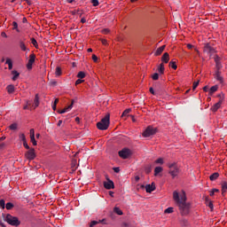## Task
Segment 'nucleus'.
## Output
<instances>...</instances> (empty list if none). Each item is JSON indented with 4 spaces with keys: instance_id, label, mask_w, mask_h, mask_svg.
Segmentation results:
<instances>
[{
    "instance_id": "obj_4",
    "label": "nucleus",
    "mask_w": 227,
    "mask_h": 227,
    "mask_svg": "<svg viewBox=\"0 0 227 227\" xmlns=\"http://www.w3.org/2000/svg\"><path fill=\"white\" fill-rule=\"evenodd\" d=\"M217 97L220 98L219 101L211 107V111L213 113H217V111L221 109V106H223V102H224V94H218Z\"/></svg>"
},
{
    "instance_id": "obj_15",
    "label": "nucleus",
    "mask_w": 227,
    "mask_h": 227,
    "mask_svg": "<svg viewBox=\"0 0 227 227\" xmlns=\"http://www.w3.org/2000/svg\"><path fill=\"white\" fill-rule=\"evenodd\" d=\"M20 48L23 52L29 51V49H27V47L26 46V43H24L23 41H20Z\"/></svg>"
},
{
    "instance_id": "obj_42",
    "label": "nucleus",
    "mask_w": 227,
    "mask_h": 227,
    "mask_svg": "<svg viewBox=\"0 0 227 227\" xmlns=\"http://www.w3.org/2000/svg\"><path fill=\"white\" fill-rule=\"evenodd\" d=\"M20 139L23 143L26 142V141H27V140H26V135L23 134V133L20 134Z\"/></svg>"
},
{
    "instance_id": "obj_48",
    "label": "nucleus",
    "mask_w": 227,
    "mask_h": 227,
    "mask_svg": "<svg viewBox=\"0 0 227 227\" xmlns=\"http://www.w3.org/2000/svg\"><path fill=\"white\" fill-rule=\"evenodd\" d=\"M199 84H200V81L194 82H193V87H192L193 90H196V88H198Z\"/></svg>"
},
{
    "instance_id": "obj_55",
    "label": "nucleus",
    "mask_w": 227,
    "mask_h": 227,
    "mask_svg": "<svg viewBox=\"0 0 227 227\" xmlns=\"http://www.w3.org/2000/svg\"><path fill=\"white\" fill-rule=\"evenodd\" d=\"M101 43H103V45H107V40L101 39Z\"/></svg>"
},
{
    "instance_id": "obj_11",
    "label": "nucleus",
    "mask_w": 227,
    "mask_h": 227,
    "mask_svg": "<svg viewBox=\"0 0 227 227\" xmlns=\"http://www.w3.org/2000/svg\"><path fill=\"white\" fill-rule=\"evenodd\" d=\"M168 168H169L172 171H180V167L176 162L168 163Z\"/></svg>"
},
{
    "instance_id": "obj_6",
    "label": "nucleus",
    "mask_w": 227,
    "mask_h": 227,
    "mask_svg": "<svg viewBox=\"0 0 227 227\" xmlns=\"http://www.w3.org/2000/svg\"><path fill=\"white\" fill-rule=\"evenodd\" d=\"M155 132H157V129H154L152 126H148L145 131L143 132V137H150V136H153V134H155Z\"/></svg>"
},
{
    "instance_id": "obj_56",
    "label": "nucleus",
    "mask_w": 227,
    "mask_h": 227,
    "mask_svg": "<svg viewBox=\"0 0 227 227\" xmlns=\"http://www.w3.org/2000/svg\"><path fill=\"white\" fill-rule=\"evenodd\" d=\"M154 171H162V167H156Z\"/></svg>"
},
{
    "instance_id": "obj_46",
    "label": "nucleus",
    "mask_w": 227,
    "mask_h": 227,
    "mask_svg": "<svg viewBox=\"0 0 227 227\" xmlns=\"http://www.w3.org/2000/svg\"><path fill=\"white\" fill-rule=\"evenodd\" d=\"M83 82H84V80L78 79V80H76V82H75V85L77 86V85H79V84H82Z\"/></svg>"
},
{
    "instance_id": "obj_61",
    "label": "nucleus",
    "mask_w": 227,
    "mask_h": 227,
    "mask_svg": "<svg viewBox=\"0 0 227 227\" xmlns=\"http://www.w3.org/2000/svg\"><path fill=\"white\" fill-rule=\"evenodd\" d=\"M51 107H52L53 111H56L57 105L56 104H52Z\"/></svg>"
},
{
    "instance_id": "obj_22",
    "label": "nucleus",
    "mask_w": 227,
    "mask_h": 227,
    "mask_svg": "<svg viewBox=\"0 0 227 227\" xmlns=\"http://www.w3.org/2000/svg\"><path fill=\"white\" fill-rule=\"evenodd\" d=\"M12 81H17V79L19 78V75H20V74L19 72H17L16 70L12 71Z\"/></svg>"
},
{
    "instance_id": "obj_50",
    "label": "nucleus",
    "mask_w": 227,
    "mask_h": 227,
    "mask_svg": "<svg viewBox=\"0 0 227 227\" xmlns=\"http://www.w3.org/2000/svg\"><path fill=\"white\" fill-rule=\"evenodd\" d=\"M30 137H35V129H30Z\"/></svg>"
},
{
    "instance_id": "obj_5",
    "label": "nucleus",
    "mask_w": 227,
    "mask_h": 227,
    "mask_svg": "<svg viewBox=\"0 0 227 227\" xmlns=\"http://www.w3.org/2000/svg\"><path fill=\"white\" fill-rule=\"evenodd\" d=\"M203 52L204 54H207V56H208L209 58H212V55L215 54L217 51L215 50V48L212 47L210 43H206L204 45Z\"/></svg>"
},
{
    "instance_id": "obj_37",
    "label": "nucleus",
    "mask_w": 227,
    "mask_h": 227,
    "mask_svg": "<svg viewBox=\"0 0 227 227\" xmlns=\"http://www.w3.org/2000/svg\"><path fill=\"white\" fill-rule=\"evenodd\" d=\"M173 212H174V208L173 207H168L164 211L165 214H173Z\"/></svg>"
},
{
    "instance_id": "obj_59",
    "label": "nucleus",
    "mask_w": 227,
    "mask_h": 227,
    "mask_svg": "<svg viewBox=\"0 0 227 227\" xmlns=\"http://www.w3.org/2000/svg\"><path fill=\"white\" fill-rule=\"evenodd\" d=\"M187 49H193L194 45L191 44V43H188L186 45Z\"/></svg>"
},
{
    "instance_id": "obj_33",
    "label": "nucleus",
    "mask_w": 227,
    "mask_h": 227,
    "mask_svg": "<svg viewBox=\"0 0 227 227\" xmlns=\"http://www.w3.org/2000/svg\"><path fill=\"white\" fill-rule=\"evenodd\" d=\"M9 129H10L11 130H17V129H18L17 123H12V124H11V125L9 126Z\"/></svg>"
},
{
    "instance_id": "obj_58",
    "label": "nucleus",
    "mask_w": 227,
    "mask_h": 227,
    "mask_svg": "<svg viewBox=\"0 0 227 227\" xmlns=\"http://www.w3.org/2000/svg\"><path fill=\"white\" fill-rule=\"evenodd\" d=\"M1 36H3V38H8V35L4 32L1 33Z\"/></svg>"
},
{
    "instance_id": "obj_9",
    "label": "nucleus",
    "mask_w": 227,
    "mask_h": 227,
    "mask_svg": "<svg viewBox=\"0 0 227 227\" xmlns=\"http://www.w3.org/2000/svg\"><path fill=\"white\" fill-rule=\"evenodd\" d=\"M36 59V55H35V53H32L29 55V59L28 62L27 64V70H32L33 69V64L35 63Z\"/></svg>"
},
{
    "instance_id": "obj_26",
    "label": "nucleus",
    "mask_w": 227,
    "mask_h": 227,
    "mask_svg": "<svg viewBox=\"0 0 227 227\" xmlns=\"http://www.w3.org/2000/svg\"><path fill=\"white\" fill-rule=\"evenodd\" d=\"M30 41H31L32 45H34V47H35V49H38V42H36V39H35L34 37H32V38L30 39Z\"/></svg>"
},
{
    "instance_id": "obj_16",
    "label": "nucleus",
    "mask_w": 227,
    "mask_h": 227,
    "mask_svg": "<svg viewBox=\"0 0 227 227\" xmlns=\"http://www.w3.org/2000/svg\"><path fill=\"white\" fill-rule=\"evenodd\" d=\"M162 63H169V53L165 52L161 57Z\"/></svg>"
},
{
    "instance_id": "obj_3",
    "label": "nucleus",
    "mask_w": 227,
    "mask_h": 227,
    "mask_svg": "<svg viewBox=\"0 0 227 227\" xmlns=\"http://www.w3.org/2000/svg\"><path fill=\"white\" fill-rule=\"evenodd\" d=\"M4 221L11 224V226H20V222L17 216H13L10 214H7L4 217Z\"/></svg>"
},
{
    "instance_id": "obj_57",
    "label": "nucleus",
    "mask_w": 227,
    "mask_h": 227,
    "mask_svg": "<svg viewBox=\"0 0 227 227\" xmlns=\"http://www.w3.org/2000/svg\"><path fill=\"white\" fill-rule=\"evenodd\" d=\"M149 91L152 93V95H155V90H153L152 87L149 89Z\"/></svg>"
},
{
    "instance_id": "obj_51",
    "label": "nucleus",
    "mask_w": 227,
    "mask_h": 227,
    "mask_svg": "<svg viewBox=\"0 0 227 227\" xmlns=\"http://www.w3.org/2000/svg\"><path fill=\"white\" fill-rule=\"evenodd\" d=\"M154 176H162V172H160V171H155V172H154Z\"/></svg>"
},
{
    "instance_id": "obj_60",
    "label": "nucleus",
    "mask_w": 227,
    "mask_h": 227,
    "mask_svg": "<svg viewBox=\"0 0 227 227\" xmlns=\"http://www.w3.org/2000/svg\"><path fill=\"white\" fill-rule=\"evenodd\" d=\"M139 180H140L139 176H135V182H139Z\"/></svg>"
},
{
    "instance_id": "obj_44",
    "label": "nucleus",
    "mask_w": 227,
    "mask_h": 227,
    "mask_svg": "<svg viewBox=\"0 0 227 227\" xmlns=\"http://www.w3.org/2000/svg\"><path fill=\"white\" fill-rule=\"evenodd\" d=\"M92 6H98L99 3L98 0H91Z\"/></svg>"
},
{
    "instance_id": "obj_24",
    "label": "nucleus",
    "mask_w": 227,
    "mask_h": 227,
    "mask_svg": "<svg viewBox=\"0 0 227 227\" xmlns=\"http://www.w3.org/2000/svg\"><path fill=\"white\" fill-rule=\"evenodd\" d=\"M114 212L115 213V214H117V215H123V211H121V209H120V207H114Z\"/></svg>"
},
{
    "instance_id": "obj_13",
    "label": "nucleus",
    "mask_w": 227,
    "mask_h": 227,
    "mask_svg": "<svg viewBox=\"0 0 227 227\" xmlns=\"http://www.w3.org/2000/svg\"><path fill=\"white\" fill-rule=\"evenodd\" d=\"M79 168V163L77 162V159H73L71 160V169L72 171H75Z\"/></svg>"
},
{
    "instance_id": "obj_2",
    "label": "nucleus",
    "mask_w": 227,
    "mask_h": 227,
    "mask_svg": "<svg viewBox=\"0 0 227 227\" xmlns=\"http://www.w3.org/2000/svg\"><path fill=\"white\" fill-rule=\"evenodd\" d=\"M110 115L106 114L99 122L97 123V128L99 130H107L109 129Z\"/></svg>"
},
{
    "instance_id": "obj_23",
    "label": "nucleus",
    "mask_w": 227,
    "mask_h": 227,
    "mask_svg": "<svg viewBox=\"0 0 227 227\" xmlns=\"http://www.w3.org/2000/svg\"><path fill=\"white\" fill-rule=\"evenodd\" d=\"M209 178L212 182H214V180H217V178H219V173L215 172L213 175L209 176Z\"/></svg>"
},
{
    "instance_id": "obj_18",
    "label": "nucleus",
    "mask_w": 227,
    "mask_h": 227,
    "mask_svg": "<svg viewBox=\"0 0 227 227\" xmlns=\"http://www.w3.org/2000/svg\"><path fill=\"white\" fill-rule=\"evenodd\" d=\"M164 49H166V45L160 46V48L157 49L154 55L160 56V54H162V52H164Z\"/></svg>"
},
{
    "instance_id": "obj_12",
    "label": "nucleus",
    "mask_w": 227,
    "mask_h": 227,
    "mask_svg": "<svg viewBox=\"0 0 227 227\" xmlns=\"http://www.w3.org/2000/svg\"><path fill=\"white\" fill-rule=\"evenodd\" d=\"M72 107H74V100H72L71 105H69L67 107H65L64 109L59 111V114H65V113H68V111H72Z\"/></svg>"
},
{
    "instance_id": "obj_47",
    "label": "nucleus",
    "mask_w": 227,
    "mask_h": 227,
    "mask_svg": "<svg viewBox=\"0 0 227 227\" xmlns=\"http://www.w3.org/2000/svg\"><path fill=\"white\" fill-rule=\"evenodd\" d=\"M169 174L171 175V176L173 178H175V176H176L178 175L176 171H170Z\"/></svg>"
},
{
    "instance_id": "obj_8",
    "label": "nucleus",
    "mask_w": 227,
    "mask_h": 227,
    "mask_svg": "<svg viewBox=\"0 0 227 227\" xmlns=\"http://www.w3.org/2000/svg\"><path fill=\"white\" fill-rule=\"evenodd\" d=\"M106 181L104 182V187L105 189H114V182L113 180L109 179L108 176H106Z\"/></svg>"
},
{
    "instance_id": "obj_25",
    "label": "nucleus",
    "mask_w": 227,
    "mask_h": 227,
    "mask_svg": "<svg viewBox=\"0 0 227 227\" xmlns=\"http://www.w3.org/2000/svg\"><path fill=\"white\" fill-rule=\"evenodd\" d=\"M61 74H62L61 67H56V69H55L56 77H59L61 75Z\"/></svg>"
},
{
    "instance_id": "obj_14",
    "label": "nucleus",
    "mask_w": 227,
    "mask_h": 227,
    "mask_svg": "<svg viewBox=\"0 0 227 227\" xmlns=\"http://www.w3.org/2000/svg\"><path fill=\"white\" fill-rule=\"evenodd\" d=\"M145 191L146 192H153V191H155V184L153 183L152 184H146Z\"/></svg>"
},
{
    "instance_id": "obj_52",
    "label": "nucleus",
    "mask_w": 227,
    "mask_h": 227,
    "mask_svg": "<svg viewBox=\"0 0 227 227\" xmlns=\"http://www.w3.org/2000/svg\"><path fill=\"white\" fill-rule=\"evenodd\" d=\"M207 206L211 210H214V203H212V201L208 202Z\"/></svg>"
},
{
    "instance_id": "obj_17",
    "label": "nucleus",
    "mask_w": 227,
    "mask_h": 227,
    "mask_svg": "<svg viewBox=\"0 0 227 227\" xmlns=\"http://www.w3.org/2000/svg\"><path fill=\"white\" fill-rule=\"evenodd\" d=\"M38 106H40V97L38 96V94H36L34 99V109H36Z\"/></svg>"
},
{
    "instance_id": "obj_38",
    "label": "nucleus",
    "mask_w": 227,
    "mask_h": 227,
    "mask_svg": "<svg viewBox=\"0 0 227 227\" xmlns=\"http://www.w3.org/2000/svg\"><path fill=\"white\" fill-rule=\"evenodd\" d=\"M5 206H6V204L4 202V200H0V208H3V210H4Z\"/></svg>"
},
{
    "instance_id": "obj_7",
    "label": "nucleus",
    "mask_w": 227,
    "mask_h": 227,
    "mask_svg": "<svg viewBox=\"0 0 227 227\" xmlns=\"http://www.w3.org/2000/svg\"><path fill=\"white\" fill-rule=\"evenodd\" d=\"M130 155H132V152L128 148H123L119 152V157H121V159H129Z\"/></svg>"
},
{
    "instance_id": "obj_62",
    "label": "nucleus",
    "mask_w": 227,
    "mask_h": 227,
    "mask_svg": "<svg viewBox=\"0 0 227 227\" xmlns=\"http://www.w3.org/2000/svg\"><path fill=\"white\" fill-rule=\"evenodd\" d=\"M63 123V121L59 120L58 122V127H61V124Z\"/></svg>"
},
{
    "instance_id": "obj_39",
    "label": "nucleus",
    "mask_w": 227,
    "mask_h": 227,
    "mask_svg": "<svg viewBox=\"0 0 227 227\" xmlns=\"http://www.w3.org/2000/svg\"><path fill=\"white\" fill-rule=\"evenodd\" d=\"M30 142L32 143V145L34 146H36L37 143H36V139L35 138V137H30Z\"/></svg>"
},
{
    "instance_id": "obj_32",
    "label": "nucleus",
    "mask_w": 227,
    "mask_h": 227,
    "mask_svg": "<svg viewBox=\"0 0 227 227\" xmlns=\"http://www.w3.org/2000/svg\"><path fill=\"white\" fill-rule=\"evenodd\" d=\"M5 208H6L7 210H12V208H13V203L8 202V203L5 205Z\"/></svg>"
},
{
    "instance_id": "obj_21",
    "label": "nucleus",
    "mask_w": 227,
    "mask_h": 227,
    "mask_svg": "<svg viewBox=\"0 0 227 227\" xmlns=\"http://www.w3.org/2000/svg\"><path fill=\"white\" fill-rule=\"evenodd\" d=\"M5 65H8L9 70L13 68V62L11 60V59H6Z\"/></svg>"
},
{
    "instance_id": "obj_54",
    "label": "nucleus",
    "mask_w": 227,
    "mask_h": 227,
    "mask_svg": "<svg viewBox=\"0 0 227 227\" xmlns=\"http://www.w3.org/2000/svg\"><path fill=\"white\" fill-rule=\"evenodd\" d=\"M29 106H31V103L27 102V105L23 107V109L26 111L27 109H29Z\"/></svg>"
},
{
    "instance_id": "obj_64",
    "label": "nucleus",
    "mask_w": 227,
    "mask_h": 227,
    "mask_svg": "<svg viewBox=\"0 0 227 227\" xmlns=\"http://www.w3.org/2000/svg\"><path fill=\"white\" fill-rule=\"evenodd\" d=\"M81 22H82V24H85L86 19L82 18V19L81 20Z\"/></svg>"
},
{
    "instance_id": "obj_28",
    "label": "nucleus",
    "mask_w": 227,
    "mask_h": 227,
    "mask_svg": "<svg viewBox=\"0 0 227 227\" xmlns=\"http://www.w3.org/2000/svg\"><path fill=\"white\" fill-rule=\"evenodd\" d=\"M78 79H84L86 77V74L82 71H80L77 74Z\"/></svg>"
},
{
    "instance_id": "obj_30",
    "label": "nucleus",
    "mask_w": 227,
    "mask_h": 227,
    "mask_svg": "<svg viewBox=\"0 0 227 227\" xmlns=\"http://www.w3.org/2000/svg\"><path fill=\"white\" fill-rule=\"evenodd\" d=\"M12 29H15L18 33H20V30H19V24L16 21L12 22Z\"/></svg>"
},
{
    "instance_id": "obj_27",
    "label": "nucleus",
    "mask_w": 227,
    "mask_h": 227,
    "mask_svg": "<svg viewBox=\"0 0 227 227\" xmlns=\"http://www.w3.org/2000/svg\"><path fill=\"white\" fill-rule=\"evenodd\" d=\"M158 72L160 74H164V64L163 63L160 64V66L158 67Z\"/></svg>"
},
{
    "instance_id": "obj_34",
    "label": "nucleus",
    "mask_w": 227,
    "mask_h": 227,
    "mask_svg": "<svg viewBox=\"0 0 227 227\" xmlns=\"http://www.w3.org/2000/svg\"><path fill=\"white\" fill-rule=\"evenodd\" d=\"M131 109L128 108L126 110H124V112L122 113L121 116H129V114H130Z\"/></svg>"
},
{
    "instance_id": "obj_10",
    "label": "nucleus",
    "mask_w": 227,
    "mask_h": 227,
    "mask_svg": "<svg viewBox=\"0 0 227 227\" xmlns=\"http://www.w3.org/2000/svg\"><path fill=\"white\" fill-rule=\"evenodd\" d=\"M25 157L28 160H35V157H36V154L35 153V149L31 148L29 151H27L25 154Z\"/></svg>"
},
{
    "instance_id": "obj_29",
    "label": "nucleus",
    "mask_w": 227,
    "mask_h": 227,
    "mask_svg": "<svg viewBox=\"0 0 227 227\" xmlns=\"http://www.w3.org/2000/svg\"><path fill=\"white\" fill-rule=\"evenodd\" d=\"M154 164H160V166H162V164H164V159L163 158H159L154 161Z\"/></svg>"
},
{
    "instance_id": "obj_36",
    "label": "nucleus",
    "mask_w": 227,
    "mask_h": 227,
    "mask_svg": "<svg viewBox=\"0 0 227 227\" xmlns=\"http://www.w3.org/2000/svg\"><path fill=\"white\" fill-rule=\"evenodd\" d=\"M227 191V183L224 182L222 184V192H226Z\"/></svg>"
},
{
    "instance_id": "obj_45",
    "label": "nucleus",
    "mask_w": 227,
    "mask_h": 227,
    "mask_svg": "<svg viewBox=\"0 0 227 227\" xmlns=\"http://www.w3.org/2000/svg\"><path fill=\"white\" fill-rule=\"evenodd\" d=\"M97 224H98V222L92 221V222H90V227L97 226Z\"/></svg>"
},
{
    "instance_id": "obj_31",
    "label": "nucleus",
    "mask_w": 227,
    "mask_h": 227,
    "mask_svg": "<svg viewBox=\"0 0 227 227\" xmlns=\"http://www.w3.org/2000/svg\"><path fill=\"white\" fill-rule=\"evenodd\" d=\"M169 67H170V68H173V70H176V68H177L176 62L170 61Z\"/></svg>"
},
{
    "instance_id": "obj_43",
    "label": "nucleus",
    "mask_w": 227,
    "mask_h": 227,
    "mask_svg": "<svg viewBox=\"0 0 227 227\" xmlns=\"http://www.w3.org/2000/svg\"><path fill=\"white\" fill-rule=\"evenodd\" d=\"M215 79H216V81L223 82V76H221V74H216Z\"/></svg>"
},
{
    "instance_id": "obj_40",
    "label": "nucleus",
    "mask_w": 227,
    "mask_h": 227,
    "mask_svg": "<svg viewBox=\"0 0 227 227\" xmlns=\"http://www.w3.org/2000/svg\"><path fill=\"white\" fill-rule=\"evenodd\" d=\"M153 81H159V74L154 73L152 76Z\"/></svg>"
},
{
    "instance_id": "obj_1",
    "label": "nucleus",
    "mask_w": 227,
    "mask_h": 227,
    "mask_svg": "<svg viewBox=\"0 0 227 227\" xmlns=\"http://www.w3.org/2000/svg\"><path fill=\"white\" fill-rule=\"evenodd\" d=\"M173 200L176 205L178 207L181 215H189L191 212V204L190 202H187V195L185 194V191H182L181 192L174 191Z\"/></svg>"
},
{
    "instance_id": "obj_49",
    "label": "nucleus",
    "mask_w": 227,
    "mask_h": 227,
    "mask_svg": "<svg viewBox=\"0 0 227 227\" xmlns=\"http://www.w3.org/2000/svg\"><path fill=\"white\" fill-rule=\"evenodd\" d=\"M23 146L27 149L29 150V145H27V141L26 140L25 142H23Z\"/></svg>"
},
{
    "instance_id": "obj_63",
    "label": "nucleus",
    "mask_w": 227,
    "mask_h": 227,
    "mask_svg": "<svg viewBox=\"0 0 227 227\" xmlns=\"http://www.w3.org/2000/svg\"><path fill=\"white\" fill-rule=\"evenodd\" d=\"M203 91H208V86L203 87Z\"/></svg>"
},
{
    "instance_id": "obj_19",
    "label": "nucleus",
    "mask_w": 227,
    "mask_h": 227,
    "mask_svg": "<svg viewBox=\"0 0 227 227\" xmlns=\"http://www.w3.org/2000/svg\"><path fill=\"white\" fill-rule=\"evenodd\" d=\"M217 90H219V86L217 85H214L210 88L209 90V95L210 97H212L214 95V93H215V91H217Z\"/></svg>"
},
{
    "instance_id": "obj_20",
    "label": "nucleus",
    "mask_w": 227,
    "mask_h": 227,
    "mask_svg": "<svg viewBox=\"0 0 227 227\" xmlns=\"http://www.w3.org/2000/svg\"><path fill=\"white\" fill-rule=\"evenodd\" d=\"M6 90H7V92L9 93V95H12V93H14L15 92V86L13 85H8L6 87Z\"/></svg>"
},
{
    "instance_id": "obj_41",
    "label": "nucleus",
    "mask_w": 227,
    "mask_h": 227,
    "mask_svg": "<svg viewBox=\"0 0 227 227\" xmlns=\"http://www.w3.org/2000/svg\"><path fill=\"white\" fill-rule=\"evenodd\" d=\"M101 33L103 35H109V33H111V30H109V28H105L101 30Z\"/></svg>"
},
{
    "instance_id": "obj_35",
    "label": "nucleus",
    "mask_w": 227,
    "mask_h": 227,
    "mask_svg": "<svg viewBox=\"0 0 227 227\" xmlns=\"http://www.w3.org/2000/svg\"><path fill=\"white\" fill-rule=\"evenodd\" d=\"M3 217H4V219L0 218V226L6 227V224L4 223V222L6 221V220H4V217H6V216H4V215H3Z\"/></svg>"
},
{
    "instance_id": "obj_53",
    "label": "nucleus",
    "mask_w": 227,
    "mask_h": 227,
    "mask_svg": "<svg viewBox=\"0 0 227 227\" xmlns=\"http://www.w3.org/2000/svg\"><path fill=\"white\" fill-rule=\"evenodd\" d=\"M92 60L97 63V61H98V57H97V55H92Z\"/></svg>"
}]
</instances>
